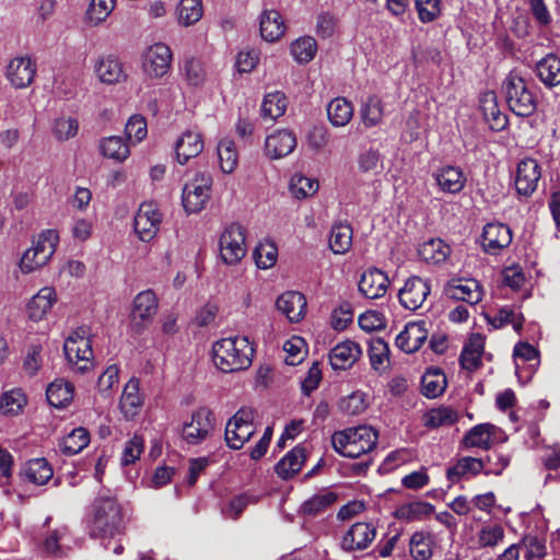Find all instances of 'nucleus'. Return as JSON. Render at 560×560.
Listing matches in <instances>:
<instances>
[{
	"label": "nucleus",
	"instance_id": "nucleus-50",
	"mask_svg": "<svg viewBox=\"0 0 560 560\" xmlns=\"http://www.w3.org/2000/svg\"><path fill=\"white\" fill-rule=\"evenodd\" d=\"M369 358L372 368L382 373L386 370L389 362V348L382 338H373L369 346Z\"/></svg>",
	"mask_w": 560,
	"mask_h": 560
},
{
	"label": "nucleus",
	"instance_id": "nucleus-24",
	"mask_svg": "<svg viewBox=\"0 0 560 560\" xmlns=\"http://www.w3.org/2000/svg\"><path fill=\"white\" fill-rule=\"evenodd\" d=\"M388 287L387 276L377 268L364 271L359 282V291L368 299L382 298Z\"/></svg>",
	"mask_w": 560,
	"mask_h": 560
},
{
	"label": "nucleus",
	"instance_id": "nucleus-58",
	"mask_svg": "<svg viewBox=\"0 0 560 560\" xmlns=\"http://www.w3.org/2000/svg\"><path fill=\"white\" fill-rule=\"evenodd\" d=\"M26 404V397L21 389H11L0 398V410L7 415H15Z\"/></svg>",
	"mask_w": 560,
	"mask_h": 560
},
{
	"label": "nucleus",
	"instance_id": "nucleus-43",
	"mask_svg": "<svg viewBox=\"0 0 560 560\" xmlns=\"http://www.w3.org/2000/svg\"><path fill=\"white\" fill-rule=\"evenodd\" d=\"M90 443V434L86 429L80 427L73 429L60 443L59 448L62 454L72 456L80 453Z\"/></svg>",
	"mask_w": 560,
	"mask_h": 560
},
{
	"label": "nucleus",
	"instance_id": "nucleus-42",
	"mask_svg": "<svg viewBox=\"0 0 560 560\" xmlns=\"http://www.w3.org/2000/svg\"><path fill=\"white\" fill-rule=\"evenodd\" d=\"M434 512V506L424 501H413L399 506L396 517L405 522L423 521Z\"/></svg>",
	"mask_w": 560,
	"mask_h": 560
},
{
	"label": "nucleus",
	"instance_id": "nucleus-13",
	"mask_svg": "<svg viewBox=\"0 0 560 560\" xmlns=\"http://www.w3.org/2000/svg\"><path fill=\"white\" fill-rule=\"evenodd\" d=\"M431 287L428 280L412 276L405 281L404 287L398 291L400 305L409 311H417L423 306Z\"/></svg>",
	"mask_w": 560,
	"mask_h": 560
},
{
	"label": "nucleus",
	"instance_id": "nucleus-39",
	"mask_svg": "<svg viewBox=\"0 0 560 560\" xmlns=\"http://www.w3.org/2000/svg\"><path fill=\"white\" fill-rule=\"evenodd\" d=\"M305 460V451L303 447H294L277 465L276 472L282 479L292 478L298 474Z\"/></svg>",
	"mask_w": 560,
	"mask_h": 560
},
{
	"label": "nucleus",
	"instance_id": "nucleus-18",
	"mask_svg": "<svg viewBox=\"0 0 560 560\" xmlns=\"http://www.w3.org/2000/svg\"><path fill=\"white\" fill-rule=\"evenodd\" d=\"M541 177L540 166L534 159L522 160L516 168L515 188L520 195L530 196Z\"/></svg>",
	"mask_w": 560,
	"mask_h": 560
},
{
	"label": "nucleus",
	"instance_id": "nucleus-56",
	"mask_svg": "<svg viewBox=\"0 0 560 560\" xmlns=\"http://www.w3.org/2000/svg\"><path fill=\"white\" fill-rule=\"evenodd\" d=\"M418 19L422 23H431L442 15V0H415Z\"/></svg>",
	"mask_w": 560,
	"mask_h": 560
},
{
	"label": "nucleus",
	"instance_id": "nucleus-63",
	"mask_svg": "<svg viewBox=\"0 0 560 560\" xmlns=\"http://www.w3.org/2000/svg\"><path fill=\"white\" fill-rule=\"evenodd\" d=\"M542 466L548 474L545 477V483L552 480H560V448H551L541 457Z\"/></svg>",
	"mask_w": 560,
	"mask_h": 560
},
{
	"label": "nucleus",
	"instance_id": "nucleus-36",
	"mask_svg": "<svg viewBox=\"0 0 560 560\" xmlns=\"http://www.w3.org/2000/svg\"><path fill=\"white\" fill-rule=\"evenodd\" d=\"M451 254V247L441 238H431L419 248V256L427 262L439 265L444 262Z\"/></svg>",
	"mask_w": 560,
	"mask_h": 560
},
{
	"label": "nucleus",
	"instance_id": "nucleus-52",
	"mask_svg": "<svg viewBox=\"0 0 560 560\" xmlns=\"http://www.w3.org/2000/svg\"><path fill=\"white\" fill-rule=\"evenodd\" d=\"M290 50L296 62L308 63L316 55L317 43L311 36H303L291 44Z\"/></svg>",
	"mask_w": 560,
	"mask_h": 560
},
{
	"label": "nucleus",
	"instance_id": "nucleus-2",
	"mask_svg": "<svg viewBox=\"0 0 560 560\" xmlns=\"http://www.w3.org/2000/svg\"><path fill=\"white\" fill-rule=\"evenodd\" d=\"M377 433L372 427L359 425L335 432L331 436L334 450L345 457L358 458L372 451Z\"/></svg>",
	"mask_w": 560,
	"mask_h": 560
},
{
	"label": "nucleus",
	"instance_id": "nucleus-60",
	"mask_svg": "<svg viewBox=\"0 0 560 560\" xmlns=\"http://www.w3.org/2000/svg\"><path fill=\"white\" fill-rule=\"evenodd\" d=\"M494 328H501L505 325H513L515 330H520L523 326V316L511 307H502L489 320Z\"/></svg>",
	"mask_w": 560,
	"mask_h": 560
},
{
	"label": "nucleus",
	"instance_id": "nucleus-16",
	"mask_svg": "<svg viewBox=\"0 0 560 560\" xmlns=\"http://www.w3.org/2000/svg\"><path fill=\"white\" fill-rule=\"evenodd\" d=\"M445 294L451 299L476 305L482 300L483 290L475 279L458 278L447 282Z\"/></svg>",
	"mask_w": 560,
	"mask_h": 560
},
{
	"label": "nucleus",
	"instance_id": "nucleus-6",
	"mask_svg": "<svg viewBox=\"0 0 560 560\" xmlns=\"http://www.w3.org/2000/svg\"><path fill=\"white\" fill-rule=\"evenodd\" d=\"M256 412L252 408H241L226 423L225 441L230 448L241 450L255 434Z\"/></svg>",
	"mask_w": 560,
	"mask_h": 560
},
{
	"label": "nucleus",
	"instance_id": "nucleus-45",
	"mask_svg": "<svg viewBox=\"0 0 560 560\" xmlns=\"http://www.w3.org/2000/svg\"><path fill=\"white\" fill-rule=\"evenodd\" d=\"M352 245V228L349 224H334L329 235V247L335 254H346Z\"/></svg>",
	"mask_w": 560,
	"mask_h": 560
},
{
	"label": "nucleus",
	"instance_id": "nucleus-34",
	"mask_svg": "<svg viewBox=\"0 0 560 560\" xmlns=\"http://www.w3.org/2000/svg\"><path fill=\"white\" fill-rule=\"evenodd\" d=\"M485 460L470 456L462 457L457 463L446 471L447 479L451 482H457L460 478L468 475L476 476L483 471Z\"/></svg>",
	"mask_w": 560,
	"mask_h": 560
},
{
	"label": "nucleus",
	"instance_id": "nucleus-19",
	"mask_svg": "<svg viewBox=\"0 0 560 560\" xmlns=\"http://www.w3.org/2000/svg\"><path fill=\"white\" fill-rule=\"evenodd\" d=\"M428 338L425 322H412L396 337V346L406 353L418 351Z\"/></svg>",
	"mask_w": 560,
	"mask_h": 560
},
{
	"label": "nucleus",
	"instance_id": "nucleus-28",
	"mask_svg": "<svg viewBox=\"0 0 560 560\" xmlns=\"http://www.w3.org/2000/svg\"><path fill=\"white\" fill-rule=\"evenodd\" d=\"M203 149V141L199 132L185 131L176 142V156L180 164L197 156Z\"/></svg>",
	"mask_w": 560,
	"mask_h": 560
},
{
	"label": "nucleus",
	"instance_id": "nucleus-32",
	"mask_svg": "<svg viewBox=\"0 0 560 560\" xmlns=\"http://www.w3.org/2000/svg\"><path fill=\"white\" fill-rule=\"evenodd\" d=\"M458 420V413L451 407L440 406L425 411L422 423L427 429L434 430L441 427H450Z\"/></svg>",
	"mask_w": 560,
	"mask_h": 560
},
{
	"label": "nucleus",
	"instance_id": "nucleus-25",
	"mask_svg": "<svg viewBox=\"0 0 560 560\" xmlns=\"http://www.w3.org/2000/svg\"><path fill=\"white\" fill-rule=\"evenodd\" d=\"M56 301L57 294L52 288H42L27 304L28 318L33 322L44 319Z\"/></svg>",
	"mask_w": 560,
	"mask_h": 560
},
{
	"label": "nucleus",
	"instance_id": "nucleus-23",
	"mask_svg": "<svg viewBox=\"0 0 560 560\" xmlns=\"http://www.w3.org/2000/svg\"><path fill=\"white\" fill-rule=\"evenodd\" d=\"M361 353V348L357 342L346 340L330 350L329 362L334 370H346L358 361Z\"/></svg>",
	"mask_w": 560,
	"mask_h": 560
},
{
	"label": "nucleus",
	"instance_id": "nucleus-4",
	"mask_svg": "<svg viewBox=\"0 0 560 560\" xmlns=\"http://www.w3.org/2000/svg\"><path fill=\"white\" fill-rule=\"evenodd\" d=\"M124 528L121 505L113 497H100L94 503L92 536L113 537Z\"/></svg>",
	"mask_w": 560,
	"mask_h": 560
},
{
	"label": "nucleus",
	"instance_id": "nucleus-30",
	"mask_svg": "<svg viewBox=\"0 0 560 560\" xmlns=\"http://www.w3.org/2000/svg\"><path fill=\"white\" fill-rule=\"evenodd\" d=\"M435 180L439 187L448 194L459 192L466 182L462 170L455 166H443L435 174Z\"/></svg>",
	"mask_w": 560,
	"mask_h": 560
},
{
	"label": "nucleus",
	"instance_id": "nucleus-33",
	"mask_svg": "<svg viewBox=\"0 0 560 560\" xmlns=\"http://www.w3.org/2000/svg\"><path fill=\"white\" fill-rule=\"evenodd\" d=\"M497 427L490 423H481L471 428L464 436V444L467 447H479L489 450L493 443V435Z\"/></svg>",
	"mask_w": 560,
	"mask_h": 560
},
{
	"label": "nucleus",
	"instance_id": "nucleus-31",
	"mask_svg": "<svg viewBox=\"0 0 560 560\" xmlns=\"http://www.w3.org/2000/svg\"><path fill=\"white\" fill-rule=\"evenodd\" d=\"M337 494L328 489H323L305 500L299 513L303 516H316L335 503Z\"/></svg>",
	"mask_w": 560,
	"mask_h": 560
},
{
	"label": "nucleus",
	"instance_id": "nucleus-20",
	"mask_svg": "<svg viewBox=\"0 0 560 560\" xmlns=\"http://www.w3.org/2000/svg\"><path fill=\"white\" fill-rule=\"evenodd\" d=\"M276 305L277 310L292 323L300 322L306 312V299L296 291L282 293L277 299Z\"/></svg>",
	"mask_w": 560,
	"mask_h": 560
},
{
	"label": "nucleus",
	"instance_id": "nucleus-51",
	"mask_svg": "<svg viewBox=\"0 0 560 560\" xmlns=\"http://www.w3.org/2000/svg\"><path fill=\"white\" fill-rule=\"evenodd\" d=\"M101 152L105 158L124 162L130 154L129 147L121 137L110 136L101 142Z\"/></svg>",
	"mask_w": 560,
	"mask_h": 560
},
{
	"label": "nucleus",
	"instance_id": "nucleus-61",
	"mask_svg": "<svg viewBox=\"0 0 560 560\" xmlns=\"http://www.w3.org/2000/svg\"><path fill=\"white\" fill-rule=\"evenodd\" d=\"M339 406L340 409L347 415H360L368 407L366 396L362 392H353L352 394L342 398Z\"/></svg>",
	"mask_w": 560,
	"mask_h": 560
},
{
	"label": "nucleus",
	"instance_id": "nucleus-29",
	"mask_svg": "<svg viewBox=\"0 0 560 560\" xmlns=\"http://www.w3.org/2000/svg\"><path fill=\"white\" fill-rule=\"evenodd\" d=\"M536 75L547 88H553L560 84V58L553 54H548L536 63Z\"/></svg>",
	"mask_w": 560,
	"mask_h": 560
},
{
	"label": "nucleus",
	"instance_id": "nucleus-11",
	"mask_svg": "<svg viewBox=\"0 0 560 560\" xmlns=\"http://www.w3.org/2000/svg\"><path fill=\"white\" fill-rule=\"evenodd\" d=\"M159 301L152 290L139 292L133 299L131 327L136 332L143 331L158 313Z\"/></svg>",
	"mask_w": 560,
	"mask_h": 560
},
{
	"label": "nucleus",
	"instance_id": "nucleus-17",
	"mask_svg": "<svg viewBox=\"0 0 560 560\" xmlns=\"http://www.w3.org/2000/svg\"><path fill=\"white\" fill-rule=\"evenodd\" d=\"M36 65L30 56H18L7 67V79L15 89L28 86L35 77Z\"/></svg>",
	"mask_w": 560,
	"mask_h": 560
},
{
	"label": "nucleus",
	"instance_id": "nucleus-53",
	"mask_svg": "<svg viewBox=\"0 0 560 560\" xmlns=\"http://www.w3.org/2000/svg\"><path fill=\"white\" fill-rule=\"evenodd\" d=\"M218 156L221 170L226 174L232 173L238 163V153L234 141L228 138L222 139L218 144Z\"/></svg>",
	"mask_w": 560,
	"mask_h": 560
},
{
	"label": "nucleus",
	"instance_id": "nucleus-8",
	"mask_svg": "<svg viewBox=\"0 0 560 560\" xmlns=\"http://www.w3.org/2000/svg\"><path fill=\"white\" fill-rule=\"evenodd\" d=\"M220 256L226 265H235L246 255L245 229L240 224L229 225L219 240Z\"/></svg>",
	"mask_w": 560,
	"mask_h": 560
},
{
	"label": "nucleus",
	"instance_id": "nucleus-27",
	"mask_svg": "<svg viewBox=\"0 0 560 560\" xmlns=\"http://www.w3.org/2000/svg\"><path fill=\"white\" fill-rule=\"evenodd\" d=\"M261 37L270 43L279 40L285 33V24L281 14L276 10H265L260 16Z\"/></svg>",
	"mask_w": 560,
	"mask_h": 560
},
{
	"label": "nucleus",
	"instance_id": "nucleus-26",
	"mask_svg": "<svg viewBox=\"0 0 560 560\" xmlns=\"http://www.w3.org/2000/svg\"><path fill=\"white\" fill-rule=\"evenodd\" d=\"M143 405V398L139 393L138 380L131 378L124 387L120 397V410L125 418L132 419L138 416Z\"/></svg>",
	"mask_w": 560,
	"mask_h": 560
},
{
	"label": "nucleus",
	"instance_id": "nucleus-21",
	"mask_svg": "<svg viewBox=\"0 0 560 560\" xmlns=\"http://www.w3.org/2000/svg\"><path fill=\"white\" fill-rule=\"evenodd\" d=\"M296 147L295 135L288 130H277L266 138L265 150L271 159H280L290 154Z\"/></svg>",
	"mask_w": 560,
	"mask_h": 560
},
{
	"label": "nucleus",
	"instance_id": "nucleus-10",
	"mask_svg": "<svg viewBox=\"0 0 560 560\" xmlns=\"http://www.w3.org/2000/svg\"><path fill=\"white\" fill-rule=\"evenodd\" d=\"M173 55L164 43H155L148 47L142 56V69L151 79H160L171 69Z\"/></svg>",
	"mask_w": 560,
	"mask_h": 560
},
{
	"label": "nucleus",
	"instance_id": "nucleus-62",
	"mask_svg": "<svg viewBox=\"0 0 560 560\" xmlns=\"http://www.w3.org/2000/svg\"><path fill=\"white\" fill-rule=\"evenodd\" d=\"M125 133L132 143L142 141L148 133L144 117L141 115H132L126 124Z\"/></svg>",
	"mask_w": 560,
	"mask_h": 560
},
{
	"label": "nucleus",
	"instance_id": "nucleus-46",
	"mask_svg": "<svg viewBox=\"0 0 560 560\" xmlns=\"http://www.w3.org/2000/svg\"><path fill=\"white\" fill-rule=\"evenodd\" d=\"M58 242V233L54 230H46L38 235L32 248L37 253V258L42 262H48L56 252Z\"/></svg>",
	"mask_w": 560,
	"mask_h": 560
},
{
	"label": "nucleus",
	"instance_id": "nucleus-35",
	"mask_svg": "<svg viewBox=\"0 0 560 560\" xmlns=\"http://www.w3.org/2000/svg\"><path fill=\"white\" fill-rule=\"evenodd\" d=\"M73 392L74 387L70 382L58 378L48 385L46 397L51 406L62 408L70 404L73 398Z\"/></svg>",
	"mask_w": 560,
	"mask_h": 560
},
{
	"label": "nucleus",
	"instance_id": "nucleus-47",
	"mask_svg": "<svg viewBox=\"0 0 560 560\" xmlns=\"http://www.w3.org/2000/svg\"><path fill=\"white\" fill-rule=\"evenodd\" d=\"M26 479L35 485H45L52 477V468L45 458H34L24 468Z\"/></svg>",
	"mask_w": 560,
	"mask_h": 560
},
{
	"label": "nucleus",
	"instance_id": "nucleus-14",
	"mask_svg": "<svg viewBox=\"0 0 560 560\" xmlns=\"http://www.w3.org/2000/svg\"><path fill=\"white\" fill-rule=\"evenodd\" d=\"M512 242V231L503 223L492 222L483 226L481 247L489 255H499Z\"/></svg>",
	"mask_w": 560,
	"mask_h": 560
},
{
	"label": "nucleus",
	"instance_id": "nucleus-3",
	"mask_svg": "<svg viewBox=\"0 0 560 560\" xmlns=\"http://www.w3.org/2000/svg\"><path fill=\"white\" fill-rule=\"evenodd\" d=\"M505 101L515 115L529 117L537 107L536 97L525 79L516 71H511L502 83Z\"/></svg>",
	"mask_w": 560,
	"mask_h": 560
},
{
	"label": "nucleus",
	"instance_id": "nucleus-59",
	"mask_svg": "<svg viewBox=\"0 0 560 560\" xmlns=\"http://www.w3.org/2000/svg\"><path fill=\"white\" fill-rule=\"evenodd\" d=\"M278 249L271 242H262L256 247L254 258L260 269L271 268L277 262Z\"/></svg>",
	"mask_w": 560,
	"mask_h": 560
},
{
	"label": "nucleus",
	"instance_id": "nucleus-57",
	"mask_svg": "<svg viewBox=\"0 0 560 560\" xmlns=\"http://www.w3.org/2000/svg\"><path fill=\"white\" fill-rule=\"evenodd\" d=\"M78 120L73 117L61 116L52 122V135L58 141H67L77 136Z\"/></svg>",
	"mask_w": 560,
	"mask_h": 560
},
{
	"label": "nucleus",
	"instance_id": "nucleus-41",
	"mask_svg": "<svg viewBox=\"0 0 560 560\" xmlns=\"http://www.w3.org/2000/svg\"><path fill=\"white\" fill-rule=\"evenodd\" d=\"M433 535L419 530L412 534L409 540V552L415 560H430L433 555Z\"/></svg>",
	"mask_w": 560,
	"mask_h": 560
},
{
	"label": "nucleus",
	"instance_id": "nucleus-38",
	"mask_svg": "<svg viewBox=\"0 0 560 560\" xmlns=\"http://www.w3.org/2000/svg\"><path fill=\"white\" fill-rule=\"evenodd\" d=\"M446 385V376L440 369H428L422 375L421 392L428 398H436L442 395Z\"/></svg>",
	"mask_w": 560,
	"mask_h": 560
},
{
	"label": "nucleus",
	"instance_id": "nucleus-15",
	"mask_svg": "<svg viewBox=\"0 0 560 560\" xmlns=\"http://www.w3.org/2000/svg\"><path fill=\"white\" fill-rule=\"evenodd\" d=\"M376 537V527L372 523L353 524L341 539V548L346 551L366 549Z\"/></svg>",
	"mask_w": 560,
	"mask_h": 560
},
{
	"label": "nucleus",
	"instance_id": "nucleus-9",
	"mask_svg": "<svg viewBox=\"0 0 560 560\" xmlns=\"http://www.w3.org/2000/svg\"><path fill=\"white\" fill-rule=\"evenodd\" d=\"M212 179L209 175L198 174L183 189L182 201L188 213H198L210 198Z\"/></svg>",
	"mask_w": 560,
	"mask_h": 560
},
{
	"label": "nucleus",
	"instance_id": "nucleus-1",
	"mask_svg": "<svg viewBox=\"0 0 560 560\" xmlns=\"http://www.w3.org/2000/svg\"><path fill=\"white\" fill-rule=\"evenodd\" d=\"M214 365L224 373H233L252 365L254 348L246 337H228L214 342L212 347Z\"/></svg>",
	"mask_w": 560,
	"mask_h": 560
},
{
	"label": "nucleus",
	"instance_id": "nucleus-5",
	"mask_svg": "<svg viewBox=\"0 0 560 560\" xmlns=\"http://www.w3.org/2000/svg\"><path fill=\"white\" fill-rule=\"evenodd\" d=\"M63 351L69 364L79 372H85L92 366L93 350L90 330L79 327L65 340Z\"/></svg>",
	"mask_w": 560,
	"mask_h": 560
},
{
	"label": "nucleus",
	"instance_id": "nucleus-49",
	"mask_svg": "<svg viewBox=\"0 0 560 560\" xmlns=\"http://www.w3.org/2000/svg\"><path fill=\"white\" fill-rule=\"evenodd\" d=\"M287 105V97L283 93L279 91L268 93L261 104V116L276 120L285 113Z\"/></svg>",
	"mask_w": 560,
	"mask_h": 560
},
{
	"label": "nucleus",
	"instance_id": "nucleus-44",
	"mask_svg": "<svg viewBox=\"0 0 560 560\" xmlns=\"http://www.w3.org/2000/svg\"><path fill=\"white\" fill-rule=\"evenodd\" d=\"M327 115L331 125L346 126L353 116L352 104L343 97H336L327 106Z\"/></svg>",
	"mask_w": 560,
	"mask_h": 560
},
{
	"label": "nucleus",
	"instance_id": "nucleus-12",
	"mask_svg": "<svg viewBox=\"0 0 560 560\" xmlns=\"http://www.w3.org/2000/svg\"><path fill=\"white\" fill-rule=\"evenodd\" d=\"M162 214L156 205L143 202L140 205L133 220L135 232L142 242L151 241L160 230Z\"/></svg>",
	"mask_w": 560,
	"mask_h": 560
},
{
	"label": "nucleus",
	"instance_id": "nucleus-48",
	"mask_svg": "<svg viewBox=\"0 0 560 560\" xmlns=\"http://www.w3.org/2000/svg\"><path fill=\"white\" fill-rule=\"evenodd\" d=\"M176 12L180 25L186 27L194 25L203 14L201 0H180Z\"/></svg>",
	"mask_w": 560,
	"mask_h": 560
},
{
	"label": "nucleus",
	"instance_id": "nucleus-54",
	"mask_svg": "<svg viewBox=\"0 0 560 560\" xmlns=\"http://www.w3.org/2000/svg\"><path fill=\"white\" fill-rule=\"evenodd\" d=\"M483 352V343L480 338L470 339L460 353V365L468 371H475L481 363V354Z\"/></svg>",
	"mask_w": 560,
	"mask_h": 560
},
{
	"label": "nucleus",
	"instance_id": "nucleus-22",
	"mask_svg": "<svg viewBox=\"0 0 560 560\" xmlns=\"http://www.w3.org/2000/svg\"><path fill=\"white\" fill-rule=\"evenodd\" d=\"M94 72L98 80L105 84H118L127 79L122 62L114 56H106L96 60Z\"/></svg>",
	"mask_w": 560,
	"mask_h": 560
},
{
	"label": "nucleus",
	"instance_id": "nucleus-40",
	"mask_svg": "<svg viewBox=\"0 0 560 560\" xmlns=\"http://www.w3.org/2000/svg\"><path fill=\"white\" fill-rule=\"evenodd\" d=\"M505 532L502 525L492 523L482 525L476 533V544L479 549H494L504 540Z\"/></svg>",
	"mask_w": 560,
	"mask_h": 560
},
{
	"label": "nucleus",
	"instance_id": "nucleus-55",
	"mask_svg": "<svg viewBox=\"0 0 560 560\" xmlns=\"http://www.w3.org/2000/svg\"><path fill=\"white\" fill-rule=\"evenodd\" d=\"M289 188L295 198L303 199L318 190V182L302 174H294L290 179Z\"/></svg>",
	"mask_w": 560,
	"mask_h": 560
},
{
	"label": "nucleus",
	"instance_id": "nucleus-64",
	"mask_svg": "<svg viewBox=\"0 0 560 560\" xmlns=\"http://www.w3.org/2000/svg\"><path fill=\"white\" fill-rule=\"evenodd\" d=\"M520 545L525 549L526 560L542 559L546 555L545 540L537 536L526 535Z\"/></svg>",
	"mask_w": 560,
	"mask_h": 560
},
{
	"label": "nucleus",
	"instance_id": "nucleus-37",
	"mask_svg": "<svg viewBox=\"0 0 560 560\" xmlns=\"http://www.w3.org/2000/svg\"><path fill=\"white\" fill-rule=\"evenodd\" d=\"M360 118L365 128L378 126L383 121L384 105L377 95L369 96L360 107Z\"/></svg>",
	"mask_w": 560,
	"mask_h": 560
},
{
	"label": "nucleus",
	"instance_id": "nucleus-7",
	"mask_svg": "<svg viewBox=\"0 0 560 560\" xmlns=\"http://www.w3.org/2000/svg\"><path fill=\"white\" fill-rule=\"evenodd\" d=\"M214 430V418L208 408H198L191 413L190 421L184 422L182 439L190 445L206 441Z\"/></svg>",
	"mask_w": 560,
	"mask_h": 560
}]
</instances>
